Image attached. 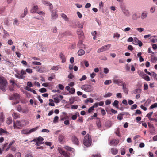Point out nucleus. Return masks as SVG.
<instances>
[{"instance_id": "obj_36", "label": "nucleus", "mask_w": 157, "mask_h": 157, "mask_svg": "<svg viewBox=\"0 0 157 157\" xmlns=\"http://www.w3.org/2000/svg\"><path fill=\"white\" fill-rule=\"evenodd\" d=\"M16 108L17 109V110L19 112H20L22 111V108L20 105H17L16 107Z\"/></svg>"}, {"instance_id": "obj_14", "label": "nucleus", "mask_w": 157, "mask_h": 157, "mask_svg": "<svg viewBox=\"0 0 157 157\" xmlns=\"http://www.w3.org/2000/svg\"><path fill=\"white\" fill-rule=\"evenodd\" d=\"M118 150L117 148H112L111 149V152L113 155L117 154L118 152Z\"/></svg>"}, {"instance_id": "obj_53", "label": "nucleus", "mask_w": 157, "mask_h": 157, "mask_svg": "<svg viewBox=\"0 0 157 157\" xmlns=\"http://www.w3.org/2000/svg\"><path fill=\"white\" fill-rule=\"evenodd\" d=\"M94 110V107L92 106L89 108V109L88 110V111L89 113H90L92 111Z\"/></svg>"}, {"instance_id": "obj_24", "label": "nucleus", "mask_w": 157, "mask_h": 157, "mask_svg": "<svg viewBox=\"0 0 157 157\" xmlns=\"http://www.w3.org/2000/svg\"><path fill=\"white\" fill-rule=\"evenodd\" d=\"M21 133L24 134H29V130L28 129H25L21 131Z\"/></svg>"}, {"instance_id": "obj_33", "label": "nucleus", "mask_w": 157, "mask_h": 157, "mask_svg": "<svg viewBox=\"0 0 157 157\" xmlns=\"http://www.w3.org/2000/svg\"><path fill=\"white\" fill-rule=\"evenodd\" d=\"M58 150L59 152L61 154H63L65 151L63 150V149L61 147H58Z\"/></svg>"}, {"instance_id": "obj_4", "label": "nucleus", "mask_w": 157, "mask_h": 157, "mask_svg": "<svg viewBox=\"0 0 157 157\" xmlns=\"http://www.w3.org/2000/svg\"><path fill=\"white\" fill-rule=\"evenodd\" d=\"M111 46L110 44L105 45L99 48L97 51L98 53H100L109 49Z\"/></svg>"}, {"instance_id": "obj_2", "label": "nucleus", "mask_w": 157, "mask_h": 157, "mask_svg": "<svg viewBox=\"0 0 157 157\" xmlns=\"http://www.w3.org/2000/svg\"><path fill=\"white\" fill-rule=\"evenodd\" d=\"M92 140L91 136L87 134L84 138L83 140L84 144L86 146H89L91 145Z\"/></svg>"}, {"instance_id": "obj_17", "label": "nucleus", "mask_w": 157, "mask_h": 157, "mask_svg": "<svg viewBox=\"0 0 157 157\" xmlns=\"http://www.w3.org/2000/svg\"><path fill=\"white\" fill-rule=\"evenodd\" d=\"M43 140L44 139L41 136H39L36 139H34L33 141L34 142H36V141L40 142H42Z\"/></svg>"}, {"instance_id": "obj_55", "label": "nucleus", "mask_w": 157, "mask_h": 157, "mask_svg": "<svg viewBox=\"0 0 157 157\" xmlns=\"http://www.w3.org/2000/svg\"><path fill=\"white\" fill-rule=\"evenodd\" d=\"M77 121L80 122L81 123H82L83 121V117H79L77 120Z\"/></svg>"}, {"instance_id": "obj_45", "label": "nucleus", "mask_w": 157, "mask_h": 157, "mask_svg": "<svg viewBox=\"0 0 157 157\" xmlns=\"http://www.w3.org/2000/svg\"><path fill=\"white\" fill-rule=\"evenodd\" d=\"M54 101L56 103H59V99L58 97H55L54 98Z\"/></svg>"}, {"instance_id": "obj_47", "label": "nucleus", "mask_w": 157, "mask_h": 157, "mask_svg": "<svg viewBox=\"0 0 157 157\" xmlns=\"http://www.w3.org/2000/svg\"><path fill=\"white\" fill-rule=\"evenodd\" d=\"M32 63L34 65H41V63L40 62H32Z\"/></svg>"}, {"instance_id": "obj_59", "label": "nucleus", "mask_w": 157, "mask_h": 157, "mask_svg": "<svg viewBox=\"0 0 157 157\" xmlns=\"http://www.w3.org/2000/svg\"><path fill=\"white\" fill-rule=\"evenodd\" d=\"M78 107V106L77 105H72L71 106V108L73 109H77Z\"/></svg>"}, {"instance_id": "obj_16", "label": "nucleus", "mask_w": 157, "mask_h": 157, "mask_svg": "<svg viewBox=\"0 0 157 157\" xmlns=\"http://www.w3.org/2000/svg\"><path fill=\"white\" fill-rule=\"evenodd\" d=\"M64 148L66 150L70 151H71L72 152H74L75 151V150L74 148H71L70 147L68 146H64Z\"/></svg>"}, {"instance_id": "obj_7", "label": "nucleus", "mask_w": 157, "mask_h": 157, "mask_svg": "<svg viewBox=\"0 0 157 157\" xmlns=\"http://www.w3.org/2000/svg\"><path fill=\"white\" fill-rule=\"evenodd\" d=\"M77 33L78 37L82 39L84 37V33L83 31L81 29H79L77 31Z\"/></svg>"}, {"instance_id": "obj_27", "label": "nucleus", "mask_w": 157, "mask_h": 157, "mask_svg": "<svg viewBox=\"0 0 157 157\" xmlns=\"http://www.w3.org/2000/svg\"><path fill=\"white\" fill-rule=\"evenodd\" d=\"M147 13L146 12H144L141 14V18L142 19H144L147 16Z\"/></svg>"}, {"instance_id": "obj_35", "label": "nucleus", "mask_w": 157, "mask_h": 157, "mask_svg": "<svg viewBox=\"0 0 157 157\" xmlns=\"http://www.w3.org/2000/svg\"><path fill=\"white\" fill-rule=\"evenodd\" d=\"M97 33L96 31H94L93 32L91 33L92 35L93 36V39L94 40H95L96 38V35L97 34Z\"/></svg>"}, {"instance_id": "obj_8", "label": "nucleus", "mask_w": 157, "mask_h": 157, "mask_svg": "<svg viewBox=\"0 0 157 157\" xmlns=\"http://www.w3.org/2000/svg\"><path fill=\"white\" fill-rule=\"evenodd\" d=\"M20 97V95L17 94L15 93L13 94V95L10 97V99L13 100V99H19Z\"/></svg>"}, {"instance_id": "obj_15", "label": "nucleus", "mask_w": 157, "mask_h": 157, "mask_svg": "<svg viewBox=\"0 0 157 157\" xmlns=\"http://www.w3.org/2000/svg\"><path fill=\"white\" fill-rule=\"evenodd\" d=\"M38 9L37 6L36 5L33 6L30 12L31 13H35Z\"/></svg>"}, {"instance_id": "obj_48", "label": "nucleus", "mask_w": 157, "mask_h": 157, "mask_svg": "<svg viewBox=\"0 0 157 157\" xmlns=\"http://www.w3.org/2000/svg\"><path fill=\"white\" fill-rule=\"evenodd\" d=\"M39 91L41 93H44L46 91V90L44 88H42L39 89Z\"/></svg>"}, {"instance_id": "obj_57", "label": "nucleus", "mask_w": 157, "mask_h": 157, "mask_svg": "<svg viewBox=\"0 0 157 157\" xmlns=\"http://www.w3.org/2000/svg\"><path fill=\"white\" fill-rule=\"evenodd\" d=\"M26 71L29 73H31L32 72V70L30 68H27L26 70Z\"/></svg>"}, {"instance_id": "obj_40", "label": "nucleus", "mask_w": 157, "mask_h": 157, "mask_svg": "<svg viewBox=\"0 0 157 157\" xmlns=\"http://www.w3.org/2000/svg\"><path fill=\"white\" fill-rule=\"evenodd\" d=\"M51 30L52 33H55L57 32V29L56 27H54L51 29Z\"/></svg>"}, {"instance_id": "obj_22", "label": "nucleus", "mask_w": 157, "mask_h": 157, "mask_svg": "<svg viewBox=\"0 0 157 157\" xmlns=\"http://www.w3.org/2000/svg\"><path fill=\"white\" fill-rule=\"evenodd\" d=\"M12 116L15 119H17L20 117V114L16 113H13L12 114Z\"/></svg>"}, {"instance_id": "obj_19", "label": "nucleus", "mask_w": 157, "mask_h": 157, "mask_svg": "<svg viewBox=\"0 0 157 157\" xmlns=\"http://www.w3.org/2000/svg\"><path fill=\"white\" fill-rule=\"evenodd\" d=\"M77 116H79V114L78 112H76L75 115H73L71 117V118L72 120H75L77 119Z\"/></svg>"}, {"instance_id": "obj_25", "label": "nucleus", "mask_w": 157, "mask_h": 157, "mask_svg": "<svg viewBox=\"0 0 157 157\" xmlns=\"http://www.w3.org/2000/svg\"><path fill=\"white\" fill-rule=\"evenodd\" d=\"M62 17L66 21H69V18L67 17V15L64 13H62L61 15Z\"/></svg>"}, {"instance_id": "obj_64", "label": "nucleus", "mask_w": 157, "mask_h": 157, "mask_svg": "<svg viewBox=\"0 0 157 157\" xmlns=\"http://www.w3.org/2000/svg\"><path fill=\"white\" fill-rule=\"evenodd\" d=\"M43 3L45 5H46L47 6H48L49 5L50 3L49 2L46 1H43Z\"/></svg>"}, {"instance_id": "obj_18", "label": "nucleus", "mask_w": 157, "mask_h": 157, "mask_svg": "<svg viewBox=\"0 0 157 157\" xmlns=\"http://www.w3.org/2000/svg\"><path fill=\"white\" fill-rule=\"evenodd\" d=\"M25 89L28 91H30V92H33L34 94H37L36 91L33 90V89H32L31 88L29 87L26 86V87Z\"/></svg>"}, {"instance_id": "obj_20", "label": "nucleus", "mask_w": 157, "mask_h": 157, "mask_svg": "<svg viewBox=\"0 0 157 157\" xmlns=\"http://www.w3.org/2000/svg\"><path fill=\"white\" fill-rule=\"evenodd\" d=\"M12 122V120L11 117H9L7 119V120L6 121L7 124L8 125H10L11 124Z\"/></svg>"}, {"instance_id": "obj_58", "label": "nucleus", "mask_w": 157, "mask_h": 157, "mask_svg": "<svg viewBox=\"0 0 157 157\" xmlns=\"http://www.w3.org/2000/svg\"><path fill=\"white\" fill-rule=\"evenodd\" d=\"M120 35L118 33H115L114 34V37H117V38H119L120 37Z\"/></svg>"}, {"instance_id": "obj_26", "label": "nucleus", "mask_w": 157, "mask_h": 157, "mask_svg": "<svg viewBox=\"0 0 157 157\" xmlns=\"http://www.w3.org/2000/svg\"><path fill=\"white\" fill-rule=\"evenodd\" d=\"M28 9L27 8H25L24 10V14H22L21 15V17H24L27 14V12H28Z\"/></svg>"}, {"instance_id": "obj_51", "label": "nucleus", "mask_w": 157, "mask_h": 157, "mask_svg": "<svg viewBox=\"0 0 157 157\" xmlns=\"http://www.w3.org/2000/svg\"><path fill=\"white\" fill-rule=\"evenodd\" d=\"M144 90H147L148 89V86L147 84H144Z\"/></svg>"}, {"instance_id": "obj_29", "label": "nucleus", "mask_w": 157, "mask_h": 157, "mask_svg": "<svg viewBox=\"0 0 157 157\" xmlns=\"http://www.w3.org/2000/svg\"><path fill=\"white\" fill-rule=\"evenodd\" d=\"M15 141L13 140L9 144L7 148L6 149V151H7L11 147V146L12 144H14L15 143Z\"/></svg>"}, {"instance_id": "obj_43", "label": "nucleus", "mask_w": 157, "mask_h": 157, "mask_svg": "<svg viewBox=\"0 0 157 157\" xmlns=\"http://www.w3.org/2000/svg\"><path fill=\"white\" fill-rule=\"evenodd\" d=\"M152 37H155V39H151V41L152 43H155L157 42V36H153Z\"/></svg>"}, {"instance_id": "obj_21", "label": "nucleus", "mask_w": 157, "mask_h": 157, "mask_svg": "<svg viewBox=\"0 0 157 157\" xmlns=\"http://www.w3.org/2000/svg\"><path fill=\"white\" fill-rule=\"evenodd\" d=\"M39 128V126H37V127H35L34 128H32L30 130H29V134L31 133L34 132L36 131L38 128Z\"/></svg>"}, {"instance_id": "obj_44", "label": "nucleus", "mask_w": 157, "mask_h": 157, "mask_svg": "<svg viewBox=\"0 0 157 157\" xmlns=\"http://www.w3.org/2000/svg\"><path fill=\"white\" fill-rule=\"evenodd\" d=\"M123 115L121 114H119L117 116V118L119 120H121L122 119H123Z\"/></svg>"}, {"instance_id": "obj_6", "label": "nucleus", "mask_w": 157, "mask_h": 157, "mask_svg": "<svg viewBox=\"0 0 157 157\" xmlns=\"http://www.w3.org/2000/svg\"><path fill=\"white\" fill-rule=\"evenodd\" d=\"M57 12V11L56 10H54L52 11V19H56L58 17V15Z\"/></svg>"}, {"instance_id": "obj_62", "label": "nucleus", "mask_w": 157, "mask_h": 157, "mask_svg": "<svg viewBox=\"0 0 157 157\" xmlns=\"http://www.w3.org/2000/svg\"><path fill=\"white\" fill-rule=\"evenodd\" d=\"M125 153V151L124 149H122L121 150V155H124Z\"/></svg>"}, {"instance_id": "obj_54", "label": "nucleus", "mask_w": 157, "mask_h": 157, "mask_svg": "<svg viewBox=\"0 0 157 157\" xmlns=\"http://www.w3.org/2000/svg\"><path fill=\"white\" fill-rule=\"evenodd\" d=\"M153 113V112H150L149 113H148L147 115L146 116L148 117L149 119L150 118H151V116H152Z\"/></svg>"}, {"instance_id": "obj_39", "label": "nucleus", "mask_w": 157, "mask_h": 157, "mask_svg": "<svg viewBox=\"0 0 157 157\" xmlns=\"http://www.w3.org/2000/svg\"><path fill=\"white\" fill-rule=\"evenodd\" d=\"M59 119V117L58 116H56L54 118V120L53 121V122L54 123L58 122Z\"/></svg>"}, {"instance_id": "obj_28", "label": "nucleus", "mask_w": 157, "mask_h": 157, "mask_svg": "<svg viewBox=\"0 0 157 157\" xmlns=\"http://www.w3.org/2000/svg\"><path fill=\"white\" fill-rule=\"evenodd\" d=\"M138 73L139 75L141 76L142 78L145 75V74H144V72L141 71H138Z\"/></svg>"}, {"instance_id": "obj_56", "label": "nucleus", "mask_w": 157, "mask_h": 157, "mask_svg": "<svg viewBox=\"0 0 157 157\" xmlns=\"http://www.w3.org/2000/svg\"><path fill=\"white\" fill-rule=\"evenodd\" d=\"M121 86H122V88L123 90L127 89L126 88V84L124 82H122V84Z\"/></svg>"}, {"instance_id": "obj_46", "label": "nucleus", "mask_w": 157, "mask_h": 157, "mask_svg": "<svg viewBox=\"0 0 157 157\" xmlns=\"http://www.w3.org/2000/svg\"><path fill=\"white\" fill-rule=\"evenodd\" d=\"M34 68L36 69L37 71L41 72V70H40L41 67L39 66H36L34 67Z\"/></svg>"}, {"instance_id": "obj_11", "label": "nucleus", "mask_w": 157, "mask_h": 157, "mask_svg": "<svg viewBox=\"0 0 157 157\" xmlns=\"http://www.w3.org/2000/svg\"><path fill=\"white\" fill-rule=\"evenodd\" d=\"M118 143V141L116 139H113L110 141V144L112 146H116Z\"/></svg>"}, {"instance_id": "obj_52", "label": "nucleus", "mask_w": 157, "mask_h": 157, "mask_svg": "<svg viewBox=\"0 0 157 157\" xmlns=\"http://www.w3.org/2000/svg\"><path fill=\"white\" fill-rule=\"evenodd\" d=\"M86 78H87V77L86 75H83L82 76V77L79 80L80 81H82L83 80H86Z\"/></svg>"}, {"instance_id": "obj_3", "label": "nucleus", "mask_w": 157, "mask_h": 157, "mask_svg": "<svg viewBox=\"0 0 157 157\" xmlns=\"http://www.w3.org/2000/svg\"><path fill=\"white\" fill-rule=\"evenodd\" d=\"M81 89L86 92H91L93 90V87L90 85H83L81 87Z\"/></svg>"}, {"instance_id": "obj_37", "label": "nucleus", "mask_w": 157, "mask_h": 157, "mask_svg": "<svg viewBox=\"0 0 157 157\" xmlns=\"http://www.w3.org/2000/svg\"><path fill=\"white\" fill-rule=\"evenodd\" d=\"M139 40L137 38H135L133 40V43L134 44L137 45V43H138Z\"/></svg>"}, {"instance_id": "obj_34", "label": "nucleus", "mask_w": 157, "mask_h": 157, "mask_svg": "<svg viewBox=\"0 0 157 157\" xmlns=\"http://www.w3.org/2000/svg\"><path fill=\"white\" fill-rule=\"evenodd\" d=\"M119 103V101L117 100H115L114 101L113 103V105L114 106H115L117 108H118V105Z\"/></svg>"}, {"instance_id": "obj_9", "label": "nucleus", "mask_w": 157, "mask_h": 157, "mask_svg": "<svg viewBox=\"0 0 157 157\" xmlns=\"http://www.w3.org/2000/svg\"><path fill=\"white\" fill-rule=\"evenodd\" d=\"M78 46L80 48H84L85 49V45L83 44L82 41V40H80L77 44Z\"/></svg>"}, {"instance_id": "obj_61", "label": "nucleus", "mask_w": 157, "mask_h": 157, "mask_svg": "<svg viewBox=\"0 0 157 157\" xmlns=\"http://www.w3.org/2000/svg\"><path fill=\"white\" fill-rule=\"evenodd\" d=\"M65 157H70V155L65 151L62 154Z\"/></svg>"}, {"instance_id": "obj_32", "label": "nucleus", "mask_w": 157, "mask_h": 157, "mask_svg": "<svg viewBox=\"0 0 157 157\" xmlns=\"http://www.w3.org/2000/svg\"><path fill=\"white\" fill-rule=\"evenodd\" d=\"M143 78L147 81H149L150 80V78L149 76L146 75V74H145Z\"/></svg>"}, {"instance_id": "obj_60", "label": "nucleus", "mask_w": 157, "mask_h": 157, "mask_svg": "<svg viewBox=\"0 0 157 157\" xmlns=\"http://www.w3.org/2000/svg\"><path fill=\"white\" fill-rule=\"evenodd\" d=\"M137 107V105L136 104H134L131 107V110H133L136 109Z\"/></svg>"}, {"instance_id": "obj_41", "label": "nucleus", "mask_w": 157, "mask_h": 157, "mask_svg": "<svg viewBox=\"0 0 157 157\" xmlns=\"http://www.w3.org/2000/svg\"><path fill=\"white\" fill-rule=\"evenodd\" d=\"M112 95V93H108L107 94L104 95L103 96V97L104 98H107L108 97H109L111 96Z\"/></svg>"}, {"instance_id": "obj_50", "label": "nucleus", "mask_w": 157, "mask_h": 157, "mask_svg": "<svg viewBox=\"0 0 157 157\" xmlns=\"http://www.w3.org/2000/svg\"><path fill=\"white\" fill-rule=\"evenodd\" d=\"M112 83V81L111 80H106L104 82V84L105 85H108Z\"/></svg>"}, {"instance_id": "obj_12", "label": "nucleus", "mask_w": 157, "mask_h": 157, "mask_svg": "<svg viewBox=\"0 0 157 157\" xmlns=\"http://www.w3.org/2000/svg\"><path fill=\"white\" fill-rule=\"evenodd\" d=\"M122 11L124 14L126 16H128L130 15V13L129 11L125 8L122 9Z\"/></svg>"}, {"instance_id": "obj_23", "label": "nucleus", "mask_w": 157, "mask_h": 157, "mask_svg": "<svg viewBox=\"0 0 157 157\" xmlns=\"http://www.w3.org/2000/svg\"><path fill=\"white\" fill-rule=\"evenodd\" d=\"M85 53V52L82 49H80L79 50L78 52V55L81 56L84 55Z\"/></svg>"}, {"instance_id": "obj_31", "label": "nucleus", "mask_w": 157, "mask_h": 157, "mask_svg": "<svg viewBox=\"0 0 157 157\" xmlns=\"http://www.w3.org/2000/svg\"><path fill=\"white\" fill-rule=\"evenodd\" d=\"M88 102H90V103H93L94 102V101L91 98H90L87 99L85 101V103H87Z\"/></svg>"}, {"instance_id": "obj_49", "label": "nucleus", "mask_w": 157, "mask_h": 157, "mask_svg": "<svg viewBox=\"0 0 157 157\" xmlns=\"http://www.w3.org/2000/svg\"><path fill=\"white\" fill-rule=\"evenodd\" d=\"M6 131L4 130L2 128H0V135H2L3 133H6Z\"/></svg>"}, {"instance_id": "obj_10", "label": "nucleus", "mask_w": 157, "mask_h": 157, "mask_svg": "<svg viewBox=\"0 0 157 157\" xmlns=\"http://www.w3.org/2000/svg\"><path fill=\"white\" fill-rule=\"evenodd\" d=\"M58 139L60 143L62 142L65 139V136L62 134H60L58 136Z\"/></svg>"}, {"instance_id": "obj_13", "label": "nucleus", "mask_w": 157, "mask_h": 157, "mask_svg": "<svg viewBox=\"0 0 157 157\" xmlns=\"http://www.w3.org/2000/svg\"><path fill=\"white\" fill-rule=\"evenodd\" d=\"M59 57L61 58L62 60V62L64 63L66 61L65 56L62 53H61L59 56Z\"/></svg>"}, {"instance_id": "obj_30", "label": "nucleus", "mask_w": 157, "mask_h": 157, "mask_svg": "<svg viewBox=\"0 0 157 157\" xmlns=\"http://www.w3.org/2000/svg\"><path fill=\"white\" fill-rule=\"evenodd\" d=\"M96 124L98 128L101 127V124L100 120L99 119L97 120L96 121Z\"/></svg>"}, {"instance_id": "obj_38", "label": "nucleus", "mask_w": 157, "mask_h": 157, "mask_svg": "<svg viewBox=\"0 0 157 157\" xmlns=\"http://www.w3.org/2000/svg\"><path fill=\"white\" fill-rule=\"evenodd\" d=\"M157 107V103H155L149 107V109H151Z\"/></svg>"}, {"instance_id": "obj_63", "label": "nucleus", "mask_w": 157, "mask_h": 157, "mask_svg": "<svg viewBox=\"0 0 157 157\" xmlns=\"http://www.w3.org/2000/svg\"><path fill=\"white\" fill-rule=\"evenodd\" d=\"M51 69L54 70H57L58 69V67L57 66H53L52 68Z\"/></svg>"}, {"instance_id": "obj_42", "label": "nucleus", "mask_w": 157, "mask_h": 157, "mask_svg": "<svg viewBox=\"0 0 157 157\" xmlns=\"http://www.w3.org/2000/svg\"><path fill=\"white\" fill-rule=\"evenodd\" d=\"M75 91V89L74 88H71L69 91V93L71 94H73Z\"/></svg>"}, {"instance_id": "obj_1", "label": "nucleus", "mask_w": 157, "mask_h": 157, "mask_svg": "<svg viewBox=\"0 0 157 157\" xmlns=\"http://www.w3.org/2000/svg\"><path fill=\"white\" fill-rule=\"evenodd\" d=\"M7 84L6 78L3 77H0V89L3 91H6Z\"/></svg>"}, {"instance_id": "obj_5", "label": "nucleus", "mask_w": 157, "mask_h": 157, "mask_svg": "<svg viewBox=\"0 0 157 157\" xmlns=\"http://www.w3.org/2000/svg\"><path fill=\"white\" fill-rule=\"evenodd\" d=\"M71 141L73 144L76 145H79V142L77 137L75 135H72L71 136Z\"/></svg>"}]
</instances>
